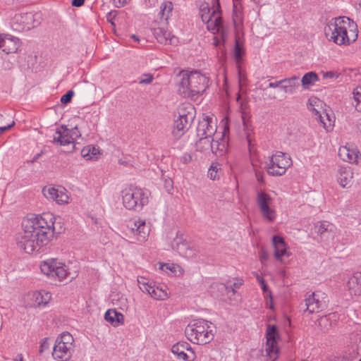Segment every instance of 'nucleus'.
<instances>
[{"mask_svg": "<svg viewBox=\"0 0 361 361\" xmlns=\"http://www.w3.org/2000/svg\"><path fill=\"white\" fill-rule=\"evenodd\" d=\"M319 80L317 74L314 72L310 71L303 75L301 80V83L305 89H307L316 82H318Z\"/></svg>", "mask_w": 361, "mask_h": 361, "instance_id": "c9c22d12", "label": "nucleus"}, {"mask_svg": "<svg viewBox=\"0 0 361 361\" xmlns=\"http://www.w3.org/2000/svg\"><path fill=\"white\" fill-rule=\"evenodd\" d=\"M43 193L47 199L54 200L59 204H65L68 202L69 197L68 192L63 187L44 188Z\"/></svg>", "mask_w": 361, "mask_h": 361, "instance_id": "4be33fe9", "label": "nucleus"}, {"mask_svg": "<svg viewBox=\"0 0 361 361\" xmlns=\"http://www.w3.org/2000/svg\"><path fill=\"white\" fill-rule=\"evenodd\" d=\"M338 156L344 161L355 163L357 161L358 152L350 149L346 146H342L339 147Z\"/></svg>", "mask_w": 361, "mask_h": 361, "instance_id": "7c9ffc66", "label": "nucleus"}, {"mask_svg": "<svg viewBox=\"0 0 361 361\" xmlns=\"http://www.w3.org/2000/svg\"><path fill=\"white\" fill-rule=\"evenodd\" d=\"M220 167L218 163H212L207 172L208 177L212 180L217 178L219 176L218 171Z\"/></svg>", "mask_w": 361, "mask_h": 361, "instance_id": "79ce46f5", "label": "nucleus"}, {"mask_svg": "<svg viewBox=\"0 0 361 361\" xmlns=\"http://www.w3.org/2000/svg\"><path fill=\"white\" fill-rule=\"evenodd\" d=\"M104 319L106 322L111 323L113 326H117L123 324L124 317L123 314L116 310H108L104 314Z\"/></svg>", "mask_w": 361, "mask_h": 361, "instance_id": "2f4dec72", "label": "nucleus"}, {"mask_svg": "<svg viewBox=\"0 0 361 361\" xmlns=\"http://www.w3.org/2000/svg\"><path fill=\"white\" fill-rule=\"evenodd\" d=\"M265 353L269 361H275L278 355L277 341H267Z\"/></svg>", "mask_w": 361, "mask_h": 361, "instance_id": "f704fd0d", "label": "nucleus"}, {"mask_svg": "<svg viewBox=\"0 0 361 361\" xmlns=\"http://www.w3.org/2000/svg\"><path fill=\"white\" fill-rule=\"evenodd\" d=\"M281 90L286 94H292L296 92L300 87L299 76L293 75L282 79Z\"/></svg>", "mask_w": 361, "mask_h": 361, "instance_id": "bb28decb", "label": "nucleus"}, {"mask_svg": "<svg viewBox=\"0 0 361 361\" xmlns=\"http://www.w3.org/2000/svg\"><path fill=\"white\" fill-rule=\"evenodd\" d=\"M190 109L191 111H188L187 113L180 112L178 118L175 120L173 130L175 136L180 137L190 127L195 118L193 109L190 108Z\"/></svg>", "mask_w": 361, "mask_h": 361, "instance_id": "dca6fc26", "label": "nucleus"}, {"mask_svg": "<svg viewBox=\"0 0 361 361\" xmlns=\"http://www.w3.org/2000/svg\"><path fill=\"white\" fill-rule=\"evenodd\" d=\"M213 44L215 47H218L219 44V39L216 37H214L213 38Z\"/></svg>", "mask_w": 361, "mask_h": 361, "instance_id": "e2e57ef3", "label": "nucleus"}, {"mask_svg": "<svg viewBox=\"0 0 361 361\" xmlns=\"http://www.w3.org/2000/svg\"><path fill=\"white\" fill-rule=\"evenodd\" d=\"M51 294L45 290H34L23 296V301L25 307H44L50 301Z\"/></svg>", "mask_w": 361, "mask_h": 361, "instance_id": "ddd939ff", "label": "nucleus"}, {"mask_svg": "<svg viewBox=\"0 0 361 361\" xmlns=\"http://www.w3.org/2000/svg\"><path fill=\"white\" fill-rule=\"evenodd\" d=\"M245 54V50L240 43L238 39H235V47L233 50V58L238 66H240V63L243 61V56Z\"/></svg>", "mask_w": 361, "mask_h": 361, "instance_id": "e433bc0d", "label": "nucleus"}, {"mask_svg": "<svg viewBox=\"0 0 361 361\" xmlns=\"http://www.w3.org/2000/svg\"><path fill=\"white\" fill-rule=\"evenodd\" d=\"M260 259L261 260H266L267 259V255L265 252H262L260 255Z\"/></svg>", "mask_w": 361, "mask_h": 361, "instance_id": "69168bd1", "label": "nucleus"}, {"mask_svg": "<svg viewBox=\"0 0 361 361\" xmlns=\"http://www.w3.org/2000/svg\"><path fill=\"white\" fill-rule=\"evenodd\" d=\"M199 140L195 143L197 151L207 154L212 152L216 155H222L227 147V142L222 135H216V137L198 136Z\"/></svg>", "mask_w": 361, "mask_h": 361, "instance_id": "0eeeda50", "label": "nucleus"}, {"mask_svg": "<svg viewBox=\"0 0 361 361\" xmlns=\"http://www.w3.org/2000/svg\"><path fill=\"white\" fill-rule=\"evenodd\" d=\"M153 75L149 73L142 74L140 77L139 83L140 84H149L153 80Z\"/></svg>", "mask_w": 361, "mask_h": 361, "instance_id": "de8ad7c7", "label": "nucleus"}, {"mask_svg": "<svg viewBox=\"0 0 361 361\" xmlns=\"http://www.w3.org/2000/svg\"><path fill=\"white\" fill-rule=\"evenodd\" d=\"M45 343H46V341H44V343H42V345H41L42 348L46 347Z\"/></svg>", "mask_w": 361, "mask_h": 361, "instance_id": "774afa93", "label": "nucleus"}, {"mask_svg": "<svg viewBox=\"0 0 361 361\" xmlns=\"http://www.w3.org/2000/svg\"><path fill=\"white\" fill-rule=\"evenodd\" d=\"M150 192L140 187L129 185L121 191L124 207L128 210L140 211L149 202Z\"/></svg>", "mask_w": 361, "mask_h": 361, "instance_id": "39448f33", "label": "nucleus"}, {"mask_svg": "<svg viewBox=\"0 0 361 361\" xmlns=\"http://www.w3.org/2000/svg\"><path fill=\"white\" fill-rule=\"evenodd\" d=\"M346 286L350 294L361 295V271L354 272L349 276Z\"/></svg>", "mask_w": 361, "mask_h": 361, "instance_id": "393cba45", "label": "nucleus"}, {"mask_svg": "<svg viewBox=\"0 0 361 361\" xmlns=\"http://www.w3.org/2000/svg\"><path fill=\"white\" fill-rule=\"evenodd\" d=\"M340 74L336 71H326L322 73V78L323 79H337L339 77Z\"/></svg>", "mask_w": 361, "mask_h": 361, "instance_id": "a18cd8bd", "label": "nucleus"}, {"mask_svg": "<svg viewBox=\"0 0 361 361\" xmlns=\"http://www.w3.org/2000/svg\"><path fill=\"white\" fill-rule=\"evenodd\" d=\"M190 245L183 238V234L178 231L176 233V238L172 243L173 249L176 250L180 256L184 257Z\"/></svg>", "mask_w": 361, "mask_h": 361, "instance_id": "c85d7f7f", "label": "nucleus"}, {"mask_svg": "<svg viewBox=\"0 0 361 361\" xmlns=\"http://www.w3.org/2000/svg\"><path fill=\"white\" fill-rule=\"evenodd\" d=\"M263 295H264V298L265 301H267L268 300H271L272 298V293H271V291L270 290L264 292L263 293Z\"/></svg>", "mask_w": 361, "mask_h": 361, "instance_id": "6e6d98bb", "label": "nucleus"}, {"mask_svg": "<svg viewBox=\"0 0 361 361\" xmlns=\"http://www.w3.org/2000/svg\"><path fill=\"white\" fill-rule=\"evenodd\" d=\"M191 159H192V157L188 154H185L180 157V162L184 164L189 163L191 161Z\"/></svg>", "mask_w": 361, "mask_h": 361, "instance_id": "3c124183", "label": "nucleus"}, {"mask_svg": "<svg viewBox=\"0 0 361 361\" xmlns=\"http://www.w3.org/2000/svg\"><path fill=\"white\" fill-rule=\"evenodd\" d=\"M14 124H15V123H14V121H13L11 124H9V125H8L6 126H4V127H0V135L4 133L6 130H9L10 128H11L14 126Z\"/></svg>", "mask_w": 361, "mask_h": 361, "instance_id": "864d4df0", "label": "nucleus"}, {"mask_svg": "<svg viewBox=\"0 0 361 361\" xmlns=\"http://www.w3.org/2000/svg\"><path fill=\"white\" fill-rule=\"evenodd\" d=\"M334 226L328 221H319L314 224V231L319 234L323 235L326 232H332Z\"/></svg>", "mask_w": 361, "mask_h": 361, "instance_id": "58836bf2", "label": "nucleus"}, {"mask_svg": "<svg viewBox=\"0 0 361 361\" xmlns=\"http://www.w3.org/2000/svg\"><path fill=\"white\" fill-rule=\"evenodd\" d=\"M265 305L267 307L274 310L273 298L265 301Z\"/></svg>", "mask_w": 361, "mask_h": 361, "instance_id": "4d7b16f0", "label": "nucleus"}, {"mask_svg": "<svg viewBox=\"0 0 361 361\" xmlns=\"http://www.w3.org/2000/svg\"><path fill=\"white\" fill-rule=\"evenodd\" d=\"M317 102H320V101L319 99H317V98H312V99H310L308 100V109L312 111V112L315 113L316 115H318L319 114V111H317L314 107V106L317 103Z\"/></svg>", "mask_w": 361, "mask_h": 361, "instance_id": "09e8293b", "label": "nucleus"}, {"mask_svg": "<svg viewBox=\"0 0 361 361\" xmlns=\"http://www.w3.org/2000/svg\"><path fill=\"white\" fill-rule=\"evenodd\" d=\"M152 34L160 44H176L178 42L176 37L163 27H154L152 30Z\"/></svg>", "mask_w": 361, "mask_h": 361, "instance_id": "b1692460", "label": "nucleus"}, {"mask_svg": "<svg viewBox=\"0 0 361 361\" xmlns=\"http://www.w3.org/2000/svg\"><path fill=\"white\" fill-rule=\"evenodd\" d=\"M279 335L275 325L268 324L267 326L266 338L267 341H277Z\"/></svg>", "mask_w": 361, "mask_h": 361, "instance_id": "ea45409f", "label": "nucleus"}, {"mask_svg": "<svg viewBox=\"0 0 361 361\" xmlns=\"http://www.w3.org/2000/svg\"><path fill=\"white\" fill-rule=\"evenodd\" d=\"M307 310L310 313H317L322 311L328 302L325 293L317 291L309 295L305 300Z\"/></svg>", "mask_w": 361, "mask_h": 361, "instance_id": "4468645a", "label": "nucleus"}, {"mask_svg": "<svg viewBox=\"0 0 361 361\" xmlns=\"http://www.w3.org/2000/svg\"><path fill=\"white\" fill-rule=\"evenodd\" d=\"M40 270L48 277L58 279L59 281L67 278L70 274L66 265L61 261L54 258L42 262Z\"/></svg>", "mask_w": 361, "mask_h": 361, "instance_id": "1a4fd4ad", "label": "nucleus"}, {"mask_svg": "<svg viewBox=\"0 0 361 361\" xmlns=\"http://www.w3.org/2000/svg\"><path fill=\"white\" fill-rule=\"evenodd\" d=\"M171 353L176 359L183 361H194L196 354L190 344L187 342H178L171 347Z\"/></svg>", "mask_w": 361, "mask_h": 361, "instance_id": "aec40b11", "label": "nucleus"}, {"mask_svg": "<svg viewBox=\"0 0 361 361\" xmlns=\"http://www.w3.org/2000/svg\"><path fill=\"white\" fill-rule=\"evenodd\" d=\"M137 283L142 292L148 294L154 300H164L168 298L166 287L164 285H156L154 282L145 277H138Z\"/></svg>", "mask_w": 361, "mask_h": 361, "instance_id": "f8f14e48", "label": "nucleus"}, {"mask_svg": "<svg viewBox=\"0 0 361 361\" xmlns=\"http://www.w3.org/2000/svg\"><path fill=\"white\" fill-rule=\"evenodd\" d=\"M171 353L176 359L183 361H194L196 354L190 344L187 342H178L171 347Z\"/></svg>", "mask_w": 361, "mask_h": 361, "instance_id": "6ab92c4d", "label": "nucleus"}, {"mask_svg": "<svg viewBox=\"0 0 361 361\" xmlns=\"http://www.w3.org/2000/svg\"><path fill=\"white\" fill-rule=\"evenodd\" d=\"M185 255L184 257L188 259H192L196 256V250L190 245L188 249L187 250V252Z\"/></svg>", "mask_w": 361, "mask_h": 361, "instance_id": "8fccbe9b", "label": "nucleus"}, {"mask_svg": "<svg viewBox=\"0 0 361 361\" xmlns=\"http://www.w3.org/2000/svg\"><path fill=\"white\" fill-rule=\"evenodd\" d=\"M13 361H24L22 354H18Z\"/></svg>", "mask_w": 361, "mask_h": 361, "instance_id": "680f3d73", "label": "nucleus"}, {"mask_svg": "<svg viewBox=\"0 0 361 361\" xmlns=\"http://www.w3.org/2000/svg\"><path fill=\"white\" fill-rule=\"evenodd\" d=\"M165 184L166 188L169 192L173 189L171 180H166Z\"/></svg>", "mask_w": 361, "mask_h": 361, "instance_id": "13d9d810", "label": "nucleus"}, {"mask_svg": "<svg viewBox=\"0 0 361 361\" xmlns=\"http://www.w3.org/2000/svg\"><path fill=\"white\" fill-rule=\"evenodd\" d=\"M243 283L242 280H238L237 282L233 283V285H226L221 283H214L212 286V288H217V290L220 292V293L216 294L217 297L220 295H223L224 292L227 294L232 293H235V290L238 288Z\"/></svg>", "mask_w": 361, "mask_h": 361, "instance_id": "c756f323", "label": "nucleus"}, {"mask_svg": "<svg viewBox=\"0 0 361 361\" xmlns=\"http://www.w3.org/2000/svg\"><path fill=\"white\" fill-rule=\"evenodd\" d=\"M357 128L359 129V131L361 133V118H360L358 121H357Z\"/></svg>", "mask_w": 361, "mask_h": 361, "instance_id": "338daca9", "label": "nucleus"}, {"mask_svg": "<svg viewBox=\"0 0 361 361\" xmlns=\"http://www.w3.org/2000/svg\"><path fill=\"white\" fill-rule=\"evenodd\" d=\"M80 136L77 126L68 128L65 125H61L53 134L51 142L59 146L74 145L75 140Z\"/></svg>", "mask_w": 361, "mask_h": 361, "instance_id": "9b49d317", "label": "nucleus"}, {"mask_svg": "<svg viewBox=\"0 0 361 361\" xmlns=\"http://www.w3.org/2000/svg\"><path fill=\"white\" fill-rule=\"evenodd\" d=\"M128 226L137 241L142 243L147 240L150 232V225L146 223L145 220L141 219L130 220Z\"/></svg>", "mask_w": 361, "mask_h": 361, "instance_id": "2eb2a0df", "label": "nucleus"}, {"mask_svg": "<svg viewBox=\"0 0 361 361\" xmlns=\"http://www.w3.org/2000/svg\"><path fill=\"white\" fill-rule=\"evenodd\" d=\"M22 226L23 233L18 236L17 244L28 254L38 252L46 246L54 230L52 217L49 214H30L23 219Z\"/></svg>", "mask_w": 361, "mask_h": 361, "instance_id": "f257e3e1", "label": "nucleus"}, {"mask_svg": "<svg viewBox=\"0 0 361 361\" xmlns=\"http://www.w3.org/2000/svg\"><path fill=\"white\" fill-rule=\"evenodd\" d=\"M353 97L356 102L355 104L356 110L361 112V86H357L353 89Z\"/></svg>", "mask_w": 361, "mask_h": 361, "instance_id": "a19ab883", "label": "nucleus"}, {"mask_svg": "<svg viewBox=\"0 0 361 361\" xmlns=\"http://www.w3.org/2000/svg\"><path fill=\"white\" fill-rule=\"evenodd\" d=\"M252 164L253 168L255 169V176H256V178H257V181L259 183H264L263 173L258 171V169H257L258 164L257 163L256 161L254 160L253 158L252 159Z\"/></svg>", "mask_w": 361, "mask_h": 361, "instance_id": "c03bdc74", "label": "nucleus"}, {"mask_svg": "<svg viewBox=\"0 0 361 361\" xmlns=\"http://www.w3.org/2000/svg\"><path fill=\"white\" fill-rule=\"evenodd\" d=\"M282 80H277V81H275V82H269V85H268V87L269 88H276V87H279L281 89V85H282Z\"/></svg>", "mask_w": 361, "mask_h": 361, "instance_id": "603ef678", "label": "nucleus"}, {"mask_svg": "<svg viewBox=\"0 0 361 361\" xmlns=\"http://www.w3.org/2000/svg\"><path fill=\"white\" fill-rule=\"evenodd\" d=\"M272 243L274 247V256L277 259H281L282 257L288 255L287 245L282 237L274 235L272 238Z\"/></svg>", "mask_w": 361, "mask_h": 361, "instance_id": "cd10ccee", "label": "nucleus"}, {"mask_svg": "<svg viewBox=\"0 0 361 361\" xmlns=\"http://www.w3.org/2000/svg\"><path fill=\"white\" fill-rule=\"evenodd\" d=\"M292 165L290 156L281 152H276L270 157L266 164L267 171L271 176H282Z\"/></svg>", "mask_w": 361, "mask_h": 361, "instance_id": "9d476101", "label": "nucleus"}, {"mask_svg": "<svg viewBox=\"0 0 361 361\" xmlns=\"http://www.w3.org/2000/svg\"><path fill=\"white\" fill-rule=\"evenodd\" d=\"M216 129V119L212 116L204 115L198 123L197 135L216 137V135H218Z\"/></svg>", "mask_w": 361, "mask_h": 361, "instance_id": "f3484780", "label": "nucleus"}, {"mask_svg": "<svg viewBox=\"0 0 361 361\" xmlns=\"http://www.w3.org/2000/svg\"><path fill=\"white\" fill-rule=\"evenodd\" d=\"M171 353L176 359L183 361H194L196 354L190 344L187 342H178L171 347Z\"/></svg>", "mask_w": 361, "mask_h": 361, "instance_id": "a211bd4d", "label": "nucleus"}, {"mask_svg": "<svg viewBox=\"0 0 361 361\" xmlns=\"http://www.w3.org/2000/svg\"><path fill=\"white\" fill-rule=\"evenodd\" d=\"M256 204L259 212L266 221L273 223L277 217L274 198L263 190H258L256 195Z\"/></svg>", "mask_w": 361, "mask_h": 361, "instance_id": "6e6552de", "label": "nucleus"}, {"mask_svg": "<svg viewBox=\"0 0 361 361\" xmlns=\"http://www.w3.org/2000/svg\"><path fill=\"white\" fill-rule=\"evenodd\" d=\"M324 35L328 41L338 46H347L356 40L357 26L348 17L334 18L325 25Z\"/></svg>", "mask_w": 361, "mask_h": 361, "instance_id": "f03ea898", "label": "nucleus"}, {"mask_svg": "<svg viewBox=\"0 0 361 361\" xmlns=\"http://www.w3.org/2000/svg\"><path fill=\"white\" fill-rule=\"evenodd\" d=\"M20 46L19 39L11 35L0 34V49L6 54L15 53Z\"/></svg>", "mask_w": 361, "mask_h": 361, "instance_id": "5701e85b", "label": "nucleus"}, {"mask_svg": "<svg viewBox=\"0 0 361 361\" xmlns=\"http://www.w3.org/2000/svg\"><path fill=\"white\" fill-rule=\"evenodd\" d=\"M353 173L350 167H340L338 174V183L342 188H348L351 186Z\"/></svg>", "mask_w": 361, "mask_h": 361, "instance_id": "a878e982", "label": "nucleus"}, {"mask_svg": "<svg viewBox=\"0 0 361 361\" xmlns=\"http://www.w3.org/2000/svg\"><path fill=\"white\" fill-rule=\"evenodd\" d=\"M131 38L135 41V42H139L141 41V39H140V37L136 35H132L131 36Z\"/></svg>", "mask_w": 361, "mask_h": 361, "instance_id": "0e129e2a", "label": "nucleus"}, {"mask_svg": "<svg viewBox=\"0 0 361 361\" xmlns=\"http://www.w3.org/2000/svg\"><path fill=\"white\" fill-rule=\"evenodd\" d=\"M74 92L73 90H69L61 97L60 101L62 104H68L71 101Z\"/></svg>", "mask_w": 361, "mask_h": 361, "instance_id": "49530a36", "label": "nucleus"}, {"mask_svg": "<svg viewBox=\"0 0 361 361\" xmlns=\"http://www.w3.org/2000/svg\"><path fill=\"white\" fill-rule=\"evenodd\" d=\"M85 0H72V6L80 7L84 4Z\"/></svg>", "mask_w": 361, "mask_h": 361, "instance_id": "5fc2aeb1", "label": "nucleus"}, {"mask_svg": "<svg viewBox=\"0 0 361 361\" xmlns=\"http://www.w3.org/2000/svg\"><path fill=\"white\" fill-rule=\"evenodd\" d=\"M160 269L163 271L170 270L171 273L177 274L178 272L180 273V267L174 264H161Z\"/></svg>", "mask_w": 361, "mask_h": 361, "instance_id": "37998d69", "label": "nucleus"}, {"mask_svg": "<svg viewBox=\"0 0 361 361\" xmlns=\"http://www.w3.org/2000/svg\"><path fill=\"white\" fill-rule=\"evenodd\" d=\"M99 153V148L91 145L83 147L81 150V155L87 160H90L96 158V156Z\"/></svg>", "mask_w": 361, "mask_h": 361, "instance_id": "4c0bfd02", "label": "nucleus"}, {"mask_svg": "<svg viewBox=\"0 0 361 361\" xmlns=\"http://www.w3.org/2000/svg\"><path fill=\"white\" fill-rule=\"evenodd\" d=\"M14 20L23 24V28L30 30L35 27L37 25L34 20V16L32 13H20L16 14Z\"/></svg>", "mask_w": 361, "mask_h": 361, "instance_id": "473e14b6", "label": "nucleus"}, {"mask_svg": "<svg viewBox=\"0 0 361 361\" xmlns=\"http://www.w3.org/2000/svg\"><path fill=\"white\" fill-rule=\"evenodd\" d=\"M171 353L176 359L183 361H194L196 354L190 344L187 342H178L171 347Z\"/></svg>", "mask_w": 361, "mask_h": 361, "instance_id": "412c9836", "label": "nucleus"}, {"mask_svg": "<svg viewBox=\"0 0 361 361\" xmlns=\"http://www.w3.org/2000/svg\"><path fill=\"white\" fill-rule=\"evenodd\" d=\"M260 287H261V288H262V291H263V293H264V292H266V291H267V290H270V289H269V288L268 287V286H267V284L266 281H265L264 283H261V284H260Z\"/></svg>", "mask_w": 361, "mask_h": 361, "instance_id": "bf43d9fd", "label": "nucleus"}, {"mask_svg": "<svg viewBox=\"0 0 361 361\" xmlns=\"http://www.w3.org/2000/svg\"><path fill=\"white\" fill-rule=\"evenodd\" d=\"M173 11V4L171 1H164L160 6L159 16L161 21L167 23Z\"/></svg>", "mask_w": 361, "mask_h": 361, "instance_id": "72a5a7b5", "label": "nucleus"}, {"mask_svg": "<svg viewBox=\"0 0 361 361\" xmlns=\"http://www.w3.org/2000/svg\"><path fill=\"white\" fill-rule=\"evenodd\" d=\"M200 16L207 28L213 34L219 32L223 28L221 11L219 0H214L212 8L206 3L200 6Z\"/></svg>", "mask_w": 361, "mask_h": 361, "instance_id": "423d86ee", "label": "nucleus"}, {"mask_svg": "<svg viewBox=\"0 0 361 361\" xmlns=\"http://www.w3.org/2000/svg\"><path fill=\"white\" fill-rule=\"evenodd\" d=\"M178 93L184 97L193 98L208 87L209 79L197 71H181L178 74Z\"/></svg>", "mask_w": 361, "mask_h": 361, "instance_id": "7ed1b4c3", "label": "nucleus"}, {"mask_svg": "<svg viewBox=\"0 0 361 361\" xmlns=\"http://www.w3.org/2000/svg\"><path fill=\"white\" fill-rule=\"evenodd\" d=\"M256 279L259 285L265 282V280L263 279V277L259 276L258 274H256Z\"/></svg>", "mask_w": 361, "mask_h": 361, "instance_id": "052dcab7", "label": "nucleus"}, {"mask_svg": "<svg viewBox=\"0 0 361 361\" xmlns=\"http://www.w3.org/2000/svg\"><path fill=\"white\" fill-rule=\"evenodd\" d=\"M211 325V322L203 319H193L185 327V336L193 343L197 345L209 343L214 337V332Z\"/></svg>", "mask_w": 361, "mask_h": 361, "instance_id": "20e7f679", "label": "nucleus"}]
</instances>
